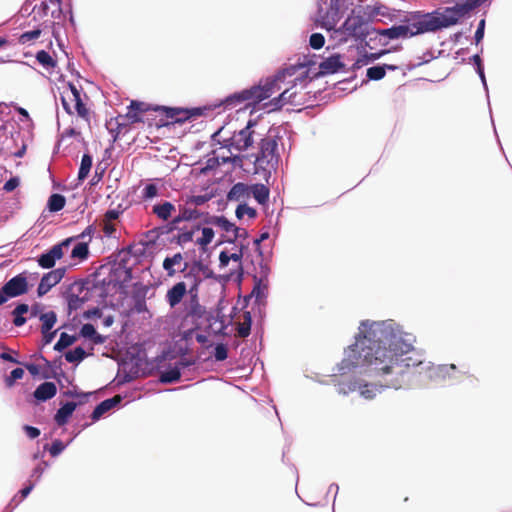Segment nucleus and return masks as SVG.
Masks as SVG:
<instances>
[{"instance_id": "46", "label": "nucleus", "mask_w": 512, "mask_h": 512, "mask_svg": "<svg viewBox=\"0 0 512 512\" xmlns=\"http://www.w3.org/2000/svg\"><path fill=\"white\" fill-rule=\"evenodd\" d=\"M214 357L216 361H224L228 357V349L224 344H218L215 347Z\"/></svg>"}, {"instance_id": "12", "label": "nucleus", "mask_w": 512, "mask_h": 512, "mask_svg": "<svg viewBox=\"0 0 512 512\" xmlns=\"http://www.w3.org/2000/svg\"><path fill=\"white\" fill-rule=\"evenodd\" d=\"M65 273L66 268L61 267L44 274L37 288L38 296L41 297L47 294L52 287L56 286L63 279Z\"/></svg>"}, {"instance_id": "64", "label": "nucleus", "mask_w": 512, "mask_h": 512, "mask_svg": "<svg viewBox=\"0 0 512 512\" xmlns=\"http://www.w3.org/2000/svg\"><path fill=\"white\" fill-rule=\"evenodd\" d=\"M229 257H230V260L240 263L241 259L243 257L242 248L238 252L230 254Z\"/></svg>"}, {"instance_id": "14", "label": "nucleus", "mask_w": 512, "mask_h": 512, "mask_svg": "<svg viewBox=\"0 0 512 512\" xmlns=\"http://www.w3.org/2000/svg\"><path fill=\"white\" fill-rule=\"evenodd\" d=\"M187 293L189 294L187 283L184 281L178 282L168 289L166 293V301L171 308H174L181 303Z\"/></svg>"}, {"instance_id": "3", "label": "nucleus", "mask_w": 512, "mask_h": 512, "mask_svg": "<svg viewBox=\"0 0 512 512\" xmlns=\"http://www.w3.org/2000/svg\"><path fill=\"white\" fill-rule=\"evenodd\" d=\"M313 64V62L305 60L304 62H297L296 64L290 65L276 75L260 80L258 85H254L228 96L223 101V104L226 108H235L241 104H245L246 106L256 105L270 98L276 91H279L281 88L279 83L284 81L286 77L296 75L299 70H302L301 73L290 82H293V86L296 85L297 81L301 83L305 82L308 72L306 68Z\"/></svg>"}, {"instance_id": "2", "label": "nucleus", "mask_w": 512, "mask_h": 512, "mask_svg": "<svg viewBox=\"0 0 512 512\" xmlns=\"http://www.w3.org/2000/svg\"><path fill=\"white\" fill-rule=\"evenodd\" d=\"M476 1L472 0L467 4H455L452 7L444 8L442 11L436 10L423 15H416L401 25L383 29L378 33L388 39H399L448 28L465 18V14L474 6Z\"/></svg>"}, {"instance_id": "39", "label": "nucleus", "mask_w": 512, "mask_h": 512, "mask_svg": "<svg viewBox=\"0 0 512 512\" xmlns=\"http://www.w3.org/2000/svg\"><path fill=\"white\" fill-rule=\"evenodd\" d=\"M158 192V187L155 184L150 183L143 188L141 192V197L143 200L153 199L158 196Z\"/></svg>"}, {"instance_id": "59", "label": "nucleus", "mask_w": 512, "mask_h": 512, "mask_svg": "<svg viewBox=\"0 0 512 512\" xmlns=\"http://www.w3.org/2000/svg\"><path fill=\"white\" fill-rule=\"evenodd\" d=\"M56 332L57 331H45V332H41L42 335H43V341H44V344H49L52 342L53 338L55 337L56 335Z\"/></svg>"}, {"instance_id": "54", "label": "nucleus", "mask_w": 512, "mask_h": 512, "mask_svg": "<svg viewBox=\"0 0 512 512\" xmlns=\"http://www.w3.org/2000/svg\"><path fill=\"white\" fill-rule=\"evenodd\" d=\"M116 231L115 225L109 221H103V232L106 236L111 237Z\"/></svg>"}, {"instance_id": "60", "label": "nucleus", "mask_w": 512, "mask_h": 512, "mask_svg": "<svg viewBox=\"0 0 512 512\" xmlns=\"http://www.w3.org/2000/svg\"><path fill=\"white\" fill-rule=\"evenodd\" d=\"M135 310L138 313L145 312L147 310L146 302L143 299H139L135 303Z\"/></svg>"}, {"instance_id": "50", "label": "nucleus", "mask_w": 512, "mask_h": 512, "mask_svg": "<svg viewBox=\"0 0 512 512\" xmlns=\"http://www.w3.org/2000/svg\"><path fill=\"white\" fill-rule=\"evenodd\" d=\"M360 394L366 399H372L375 396V388L365 384L363 386H359Z\"/></svg>"}, {"instance_id": "57", "label": "nucleus", "mask_w": 512, "mask_h": 512, "mask_svg": "<svg viewBox=\"0 0 512 512\" xmlns=\"http://www.w3.org/2000/svg\"><path fill=\"white\" fill-rule=\"evenodd\" d=\"M219 261L221 267H226L230 261L229 254L226 251H222L219 255Z\"/></svg>"}, {"instance_id": "6", "label": "nucleus", "mask_w": 512, "mask_h": 512, "mask_svg": "<svg viewBox=\"0 0 512 512\" xmlns=\"http://www.w3.org/2000/svg\"><path fill=\"white\" fill-rule=\"evenodd\" d=\"M256 125L255 121H248L247 125L239 130L235 131L230 137H223L224 127L219 129L216 132V136L222 138V142L224 147H227L229 150L234 149L238 152H242L251 147L254 143V126Z\"/></svg>"}, {"instance_id": "13", "label": "nucleus", "mask_w": 512, "mask_h": 512, "mask_svg": "<svg viewBox=\"0 0 512 512\" xmlns=\"http://www.w3.org/2000/svg\"><path fill=\"white\" fill-rule=\"evenodd\" d=\"M127 109L125 117L131 124L144 122V114L149 111H155V107L152 108L149 104L139 101H131Z\"/></svg>"}, {"instance_id": "44", "label": "nucleus", "mask_w": 512, "mask_h": 512, "mask_svg": "<svg viewBox=\"0 0 512 512\" xmlns=\"http://www.w3.org/2000/svg\"><path fill=\"white\" fill-rule=\"evenodd\" d=\"M248 237V232L246 229L244 228H240V227H235V231L233 232L232 235H228L227 236V239L225 241L229 242V243H234L237 239L239 238H247Z\"/></svg>"}, {"instance_id": "45", "label": "nucleus", "mask_w": 512, "mask_h": 512, "mask_svg": "<svg viewBox=\"0 0 512 512\" xmlns=\"http://www.w3.org/2000/svg\"><path fill=\"white\" fill-rule=\"evenodd\" d=\"M84 303V299L79 297L78 295L71 294L68 298V307L69 310H77Z\"/></svg>"}, {"instance_id": "32", "label": "nucleus", "mask_w": 512, "mask_h": 512, "mask_svg": "<svg viewBox=\"0 0 512 512\" xmlns=\"http://www.w3.org/2000/svg\"><path fill=\"white\" fill-rule=\"evenodd\" d=\"M39 318L42 322L41 332L50 331L57 321V316L54 311L41 313Z\"/></svg>"}, {"instance_id": "27", "label": "nucleus", "mask_w": 512, "mask_h": 512, "mask_svg": "<svg viewBox=\"0 0 512 512\" xmlns=\"http://www.w3.org/2000/svg\"><path fill=\"white\" fill-rule=\"evenodd\" d=\"M29 312V306L27 304H19L12 311V315L14 316L13 324L17 327L23 326L26 323V318L23 316L24 314Z\"/></svg>"}, {"instance_id": "22", "label": "nucleus", "mask_w": 512, "mask_h": 512, "mask_svg": "<svg viewBox=\"0 0 512 512\" xmlns=\"http://www.w3.org/2000/svg\"><path fill=\"white\" fill-rule=\"evenodd\" d=\"M77 404L74 402H67L61 408L58 409L55 414L54 420L59 426H63L67 423L69 417L76 409Z\"/></svg>"}, {"instance_id": "51", "label": "nucleus", "mask_w": 512, "mask_h": 512, "mask_svg": "<svg viewBox=\"0 0 512 512\" xmlns=\"http://www.w3.org/2000/svg\"><path fill=\"white\" fill-rule=\"evenodd\" d=\"M484 30H485V19H481L479 24H478V27H477V30L475 32V42L476 44H479L483 37H484Z\"/></svg>"}, {"instance_id": "41", "label": "nucleus", "mask_w": 512, "mask_h": 512, "mask_svg": "<svg viewBox=\"0 0 512 512\" xmlns=\"http://www.w3.org/2000/svg\"><path fill=\"white\" fill-rule=\"evenodd\" d=\"M24 376V370L22 368H15L11 371L10 375L5 378V384L11 388L16 380L21 379Z\"/></svg>"}, {"instance_id": "11", "label": "nucleus", "mask_w": 512, "mask_h": 512, "mask_svg": "<svg viewBox=\"0 0 512 512\" xmlns=\"http://www.w3.org/2000/svg\"><path fill=\"white\" fill-rule=\"evenodd\" d=\"M2 288L8 298H14L26 294L28 292L27 277L24 273L18 274L7 281Z\"/></svg>"}, {"instance_id": "56", "label": "nucleus", "mask_w": 512, "mask_h": 512, "mask_svg": "<svg viewBox=\"0 0 512 512\" xmlns=\"http://www.w3.org/2000/svg\"><path fill=\"white\" fill-rule=\"evenodd\" d=\"M119 217V212L116 210H108L104 215L103 221H109L112 222L116 220Z\"/></svg>"}, {"instance_id": "63", "label": "nucleus", "mask_w": 512, "mask_h": 512, "mask_svg": "<svg viewBox=\"0 0 512 512\" xmlns=\"http://www.w3.org/2000/svg\"><path fill=\"white\" fill-rule=\"evenodd\" d=\"M41 305L40 304H35L31 307V309L29 308V312H30V317H36L40 314L41 312Z\"/></svg>"}, {"instance_id": "49", "label": "nucleus", "mask_w": 512, "mask_h": 512, "mask_svg": "<svg viewBox=\"0 0 512 512\" xmlns=\"http://www.w3.org/2000/svg\"><path fill=\"white\" fill-rule=\"evenodd\" d=\"M20 185V178L18 176L10 178L6 183L3 185V190L5 192H12L14 191L18 186Z\"/></svg>"}, {"instance_id": "25", "label": "nucleus", "mask_w": 512, "mask_h": 512, "mask_svg": "<svg viewBox=\"0 0 512 512\" xmlns=\"http://www.w3.org/2000/svg\"><path fill=\"white\" fill-rule=\"evenodd\" d=\"M184 257L181 253H176L171 257H166L163 261V269L167 272L169 277L175 275L176 270L174 266H179L183 262Z\"/></svg>"}, {"instance_id": "36", "label": "nucleus", "mask_w": 512, "mask_h": 512, "mask_svg": "<svg viewBox=\"0 0 512 512\" xmlns=\"http://www.w3.org/2000/svg\"><path fill=\"white\" fill-rule=\"evenodd\" d=\"M86 352L82 347H76L65 354V359L69 363L78 362L85 358Z\"/></svg>"}, {"instance_id": "21", "label": "nucleus", "mask_w": 512, "mask_h": 512, "mask_svg": "<svg viewBox=\"0 0 512 512\" xmlns=\"http://www.w3.org/2000/svg\"><path fill=\"white\" fill-rule=\"evenodd\" d=\"M291 90L292 88H286L278 97L271 100V104L278 108L286 103L299 104V101L296 99L297 92Z\"/></svg>"}, {"instance_id": "9", "label": "nucleus", "mask_w": 512, "mask_h": 512, "mask_svg": "<svg viewBox=\"0 0 512 512\" xmlns=\"http://www.w3.org/2000/svg\"><path fill=\"white\" fill-rule=\"evenodd\" d=\"M74 240V238H67L63 240L62 242L54 245L50 250H48L46 253H43L38 258V264L40 267L45 269H50L54 267L57 260L61 259L64 254L65 250H67L71 244V242Z\"/></svg>"}, {"instance_id": "17", "label": "nucleus", "mask_w": 512, "mask_h": 512, "mask_svg": "<svg viewBox=\"0 0 512 512\" xmlns=\"http://www.w3.org/2000/svg\"><path fill=\"white\" fill-rule=\"evenodd\" d=\"M121 401H122V398L120 395H115L112 398L102 401L95 407L94 411L92 412L91 418L94 421L98 420L102 415H104L106 412L111 410L113 407H115Z\"/></svg>"}, {"instance_id": "28", "label": "nucleus", "mask_w": 512, "mask_h": 512, "mask_svg": "<svg viewBox=\"0 0 512 512\" xmlns=\"http://www.w3.org/2000/svg\"><path fill=\"white\" fill-rule=\"evenodd\" d=\"M181 378L179 366L169 368L160 374V381L162 383H175Z\"/></svg>"}, {"instance_id": "18", "label": "nucleus", "mask_w": 512, "mask_h": 512, "mask_svg": "<svg viewBox=\"0 0 512 512\" xmlns=\"http://www.w3.org/2000/svg\"><path fill=\"white\" fill-rule=\"evenodd\" d=\"M206 224L213 225L217 228H219L221 231L226 233V238L228 235H232L235 231L236 225L234 223H231L227 218L224 216H211L204 221Z\"/></svg>"}, {"instance_id": "48", "label": "nucleus", "mask_w": 512, "mask_h": 512, "mask_svg": "<svg viewBox=\"0 0 512 512\" xmlns=\"http://www.w3.org/2000/svg\"><path fill=\"white\" fill-rule=\"evenodd\" d=\"M64 449H65L64 443L61 440L56 439L53 441L52 445L50 446L49 452L53 457H55V456H58Z\"/></svg>"}, {"instance_id": "10", "label": "nucleus", "mask_w": 512, "mask_h": 512, "mask_svg": "<svg viewBox=\"0 0 512 512\" xmlns=\"http://www.w3.org/2000/svg\"><path fill=\"white\" fill-rule=\"evenodd\" d=\"M70 88L72 89V96L74 97L72 99L73 104L67 101V97L63 98V108L64 110L70 114L73 115L74 113H77V115L84 119L86 122H90V113L88 108L85 106L81 99L80 91L77 89V87L69 83Z\"/></svg>"}, {"instance_id": "31", "label": "nucleus", "mask_w": 512, "mask_h": 512, "mask_svg": "<svg viewBox=\"0 0 512 512\" xmlns=\"http://www.w3.org/2000/svg\"><path fill=\"white\" fill-rule=\"evenodd\" d=\"M66 199L61 194H52L48 200V209L51 212H58L64 208Z\"/></svg>"}, {"instance_id": "37", "label": "nucleus", "mask_w": 512, "mask_h": 512, "mask_svg": "<svg viewBox=\"0 0 512 512\" xmlns=\"http://www.w3.org/2000/svg\"><path fill=\"white\" fill-rule=\"evenodd\" d=\"M88 254H89V250H88L87 243L80 242V243H77L74 246V248L72 249L71 257L84 260L88 257Z\"/></svg>"}, {"instance_id": "47", "label": "nucleus", "mask_w": 512, "mask_h": 512, "mask_svg": "<svg viewBox=\"0 0 512 512\" xmlns=\"http://www.w3.org/2000/svg\"><path fill=\"white\" fill-rule=\"evenodd\" d=\"M181 211L182 218H184L186 221L195 220L201 216V213L196 209L183 208Z\"/></svg>"}, {"instance_id": "34", "label": "nucleus", "mask_w": 512, "mask_h": 512, "mask_svg": "<svg viewBox=\"0 0 512 512\" xmlns=\"http://www.w3.org/2000/svg\"><path fill=\"white\" fill-rule=\"evenodd\" d=\"M77 340L76 336L69 335L65 332L61 333L59 340L54 346L57 351H62L65 348L71 346Z\"/></svg>"}, {"instance_id": "53", "label": "nucleus", "mask_w": 512, "mask_h": 512, "mask_svg": "<svg viewBox=\"0 0 512 512\" xmlns=\"http://www.w3.org/2000/svg\"><path fill=\"white\" fill-rule=\"evenodd\" d=\"M208 197L205 196V195H197V196H192L189 201H188V204H193L195 206H199V205H202L204 204L205 202L208 201Z\"/></svg>"}, {"instance_id": "33", "label": "nucleus", "mask_w": 512, "mask_h": 512, "mask_svg": "<svg viewBox=\"0 0 512 512\" xmlns=\"http://www.w3.org/2000/svg\"><path fill=\"white\" fill-rule=\"evenodd\" d=\"M92 166V157L89 154H84L81 159V164L78 172V179L84 180L91 169Z\"/></svg>"}, {"instance_id": "4", "label": "nucleus", "mask_w": 512, "mask_h": 512, "mask_svg": "<svg viewBox=\"0 0 512 512\" xmlns=\"http://www.w3.org/2000/svg\"><path fill=\"white\" fill-rule=\"evenodd\" d=\"M281 138L267 134L259 144V152L255 158V164L263 169H275L279 163L278 141Z\"/></svg>"}, {"instance_id": "55", "label": "nucleus", "mask_w": 512, "mask_h": 512, "mask_svg": "<svg viewBox=\"0 0 512 512\" xmlns=\"http://www.w3.org/2000/svg\"><path fill=\"white\" fill-rule=\"evenodd\" d=\"M472 60H473L474 64L477 66V71H478L480 77L484 80L485 76H484V71L482 68V61H481L480 56L478 54H476L472 57Z\"/></svg>"}, {"instance_id": "43", "label": "nucleus", "mask_w": 512, "mask_h": 512, "mask_svg": "<svg viewBox=\"0 0 512 512\" xmlns=\"http://www.w3.org/2000/svg\"><path fill=\"white\" fill-rule=\"evenodd\" d=\"M325 38L321 33H313L310 36L309 44L313 49H320L324 46Z\"/></svg>"}, {"instance_id": "35", "label": "nucleus", "mask_w": 512, "mask_h": 512, "mask_svg": "<svg viewBox=\"0 0 512 512\" xmlns=\"http://www.w3.org/2000/svg\"><path fill=\"white\" fill-rule=\"evenodd\" d=\"M214 237V231L210 227L202 228V236L196 239V244L202 248H205L208 244L211 243Z\"/></svg>"}, {"instance_id": "42", "label": "nucleus", "mask_w": 512, "mask_h": 512, "mask_svg": "<svg viewBox=\"0 0 512 512\" xmlns=\"http://www.w3.org/2000/svg\"><path fill=\"white\" fill-rule=\"evenodd\" d=\"M199 229H200V227L196 226L195 229L180 232L177 235V242L182 245V244H186L188 242L193 241L195 230L198 231Z\"/></svg>"}, {"instance_id": "1", "label": "nucleus", "mask_w": 512, "mask_h": 512, "mask_svg": "<svg viewBox=\"0 0 512 512\" xmlns=\"http://www.w3.org/2000/svg\"><path fill=\"white\" fill-rule=\"evenodd\" d=\"M355 343L348 347L339 365L342 374L355 368L380 377L386 387H408L415 368L422 364L420 354L406 342L387 321L364 320L360 323Z\"/></svg>"}, {"instance_id": "8", "label": "nucleus", "mask_w": 512, "mask_h": 512, "mask_svg": "<svg viewBox=\"0 0 512 512\" xmlns=\"http://www.w3.org/2000/svg\"><path fill=\"white\" fill-rule=\"evenodd\" d=\"M154 110L156 112H160L166 118V120H163V119L159 120V123L157 124L158 127L167 126V125L173 124V123H183V122L189 120L190 118L200 114L197 109L188 110V109L171 108V107H164V106H156Z\"/></svg>"}, {"instance_id": "23", "label": "nucleus", "mask_w": 512, "mask_h": 512, "mask_svg": "<svg viewBox=\"0 0 512 512\" xmlns=\"http://www.w3.org/2000/svg\"><path fill=\"white\" fill-rule=\"evenodd\" d=\"M174 211L175 206L169 201H164L162 203L155 204L152 207V213L163 221L168 220Z\"/></svg>"}, {"instance_id": "26", "label": "nucleus", "mask_w": 512, "mask_h": 512, "mask_svg": "<svg viewBox=\"0 0 512 512\" xmlns=\"http://www.w3.org/2000/svg\"><path fill=\"white\" fill-rule=\"evenodd\" d=\"M386 69L395 70L397 66L386 64L383 66L370 67L367 69V77L370 80H381L386 74Z\"/></svg>"}, {"instance_id": "38", "label": "nucleus", "mask_w": 512, "mask_h": 512, "mask_svg": "<svg viewBox=\"0 0 512 512\" xmlns=\"http://www.w3.org/2000/svg\"><path fill=\"white\" fill-rule=\"evenodd\" d=\"M236 217L242 219L244 215H248L250 218H255L257 212L254 208L249 207L246 204H239L235 211Z\"/></svg>"}, {"instance_id": "15", "label": "nucleus", "mask_w": 512, "mask_h": 512, "mask_svg": "<svg viewBox=\"0 0 512 512\" xmlns=\"http://www.w3.org/2000/svg\"><path fill=\"white\" fill-rule=\"evenodd\" d=\"M344 68L339 54L331 55L319 63V69L322 74H333Z\"/></svg>"}, {"instance_id": "58", "label": "nucleus", "mask_w": 512, "mask_h": 512, "mask_svg": "<svg viewBox=\"0 0 512 512\" xmlns=\"http://www.w3.org/2000/svg\"><path fill=\"white\" fill-rule=\"evenodd\" d=\"M262 296H263V292H262L260 286L256 285L253 288L252 292L250 293L249 298L255 297L256 300L259 301L262 298Z\"/></svg>"}, {"instance_id": "29", "label": "nucleus", "mask_w": 512, "mask_h": 512, "mask_svg": "<svg viewBox=\"0 0 512 512\" xmlns=\"http://www.w3.org/2000/svg\"><path fill=\"white\" fill-rule=\"evenodd\" d=\"M251 314L250 312H244L243 314V322L239 323L237 326V336L240 338H246L249 336L251 331Z\"/></svg>"}, {"instance_id": "24", "label": "nucleus", "mask_w": 512, "mask_h": 512, "mask_svg": "<svg viewBox=\"0 0 512 512\" xmlns=\"http://www.w3.org/2000/svg\"><path fill=\"white\" fill-rule=\"evenodd\" d=\"M80 335L90 339L94 344H103L105 342V337L98 334L95 327L90 323H86L81 327Z\"/></svg>"}, {"instance_id": "20", "label": "nucleus", "mask_w": 512, "mask_h": 512, "mask_svg": "<svg viewBox=\"0 0 512 512\" xmlns=\"http://www.w3.org/2000/svg\"><path fill=\"white\" fill-rule=\"evenodd\" d=\"M250 196L252 195L254 199L261 205H265L269 200L270 190L264 184H252L250 185Z\"/></svg>"}, {"instance_id": "52", "label": "nucleus", "mask_w": 512, "mask_h": 512, "mask_svg": "<svg viewBox=\"0 0 512 512\" xmlns=\"http://www.w3.org/2000/svg\"><path fill=\"white\" fill-rule=\"evenodd\" d=\"M23 429L26 432V435L31 439H35L40 435V430L36 427L25 425Z\"/></svg>"}, {"instance_id": "5", "label": "nucleus", "mask_w": 512, "mask_h": 512, "mask_svg": "<svg viewBox=\"0 0 512 512\" xmlns=\"http://www.w3.org/2000/svg\"><path fill=\"white\" fill-rule=\"evenodd\" d=\"M362 8L353 9L351 15L344 21L340 30L346 37L365 40L370 33L371 15L361 14Z\"/></svg>"}, {"instance_id": "7", "label": "nucleus", "mask_w": 512, "mask_h": 512, "mask_svg": "<svg viewBox=\"0 0 512 512\" xmlns=\"http://www.w3.org/2000/svg\"><path fill=\"white\" fill-rule=\"evenodd\" d=\"M189 282V301L185 304V318L201 317L204 310L198 300V286L201 279L192 270L184 275Z\"/></svg>"}, {"instance_id": "62", "label": "nucleus", "mask_w": 512, "mask_h": 512, "mask_svg": "<svg viewBox=\"0 0 512 512\" xmlns=\"http://www.w3.org/2000/svg\"><path fill=\"white\" fill-rule=\"evenodd\" d=\"M64 97H67V101L70 102L71 104H73L72 99L74 97L72 96V89L70 88L69 85H68V89L63 91L62 94H61V101L62 102H63V98Z\"/></svg>"}, {"instance_id": "61", "label": "nucleus", "mask_w": 512, "mask_h": 512, "mask_svg": "<svg viewBox=\"0 0 512 512\" xmlns=\"http://www.w3.org/2000/svg\"><path fill=\"white\" fill-rule=\"evenodd\" d=\"M47 465L48 464L45 461L40 463L37 467L34 468L32 476H37L39 478Z\"/></svg>"}, {"instance_id": "19", "label": "nucleus", "mask_w": 512, "mask_h": 512, "mask_svg": "<svg viewBox=\"0 0 512 512\" xmlns=\"http://www.w3.org/2000/svg\"><path fill=\"white\" fill-rule=\"evenodd\" d=\"M57 393V387L53 382H44L34 391V397L39 401L53 398Z\"/></svg>"}, {"instance_id": "16", "label": "nucleus", "mask_w": 512, "mask_h": 512, "mask_svg": "<svg viewBox=\"0 0 512 512\" xmlns=\"http://www.w3.org/2000/svg\"><path fill=\"white\" fill-rule=\"evenodd\" d=\"M250 185L238 182L232 186L227 194L229 201L244 202L250 198Z\"/></svg>"}, {"instance_id": "30", "label": "nucleus", "mask_w": 512, "mask_h": 512, "mask_svg": "<svg viewBox=\"0 0 512 512\" xmlns=\"http://www.w3.org/2000/svg\"><path fill=\"white\" fill-rule=\"evenodd\" d=\"M36 60L46 69H54L57 65L56 60L45 50H40L36 53Z\"/></svg>"}, {"instance_id": "40", "label": "nucleus", "mask_w": 512, "mask_h": 512, "mask_svg": "<svg viewBox=\"0 0 512 512\" xmlns=\"http://www.w3.org/2000/svg\"><path fill=\"white\" fill-rule=\"evenodd\" d=\"M41 33H42L41 29H35L32 31L24 32L23 34L20 35L18 41L20 44H26L30 41L38 39L40 37Z\"/></svg>"}]
</instances>
